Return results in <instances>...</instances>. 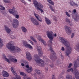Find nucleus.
<instances>
[{
    "instance_id": "f257e3e1",
    "label": "nucleus",
    "mask_w": 79,
    "mask_h": 79,
    "mask_svg": "<svg viewBox=\"0 0 79 79\" xmlns=\"http://www.w3.org/2000/svg\"><path fill=\"white\" fill-rule=\"evenodd\" d=\"M59 39L60 40L61 43L64 45L65 47L68 48V49L66 50L65 52V56H68L69 57V55L71 53V52L72 50V48L71 47L70 43L66 39L63 37H60Z\"/></svg>"
},
{
    "instance_id": "f03ea898",
    "label": "nucleus",
    "mask_w": 79,
    "mask_h": 79,
    "mask_svg": "<svg viewBox=\"0 0 79 79\" xmlns=\"http://www.w3.org/2000/svg\"><path fill=\"white\" fill-rule=\"evenodd\" d=\"M38 55L35 54L34 55L33 58L37 64L43 67L44 66V61L40 58H38Z\"/></svg>"
},
{
    "instance_id": "7ed1b4c3",
    "label": "nucleus",
    "mask_w": 79,
    "mask_h": 79,
    "mask_svg": "<svg viewBox=\"0 0 79 79\" xmlns=\"http://www.w3.org/2000/svg\"><path fill=\"white\" fill-rule=\"evenodd\" d=\"M8 58L9 59L6 58V57L5 56H4V59L8 63H10V61L12 62H16L17 61V59L15 58V57L13 56H8Z\"/></svg>"
},
{
    "instance_id": "20e7f679",
    "label": "nucleus",
    "mask_w": 79,
    "mask_h": 79,
    "mask_svg": "<svg viewBox=\"0 0 79 79\" xmlns=\"http://www.w3.org/2000/svg\"><path fill=\"white\" fill-rule=\"evenodd\" d=\"M47 35L50 40H53L54 37H56L57 36L56 33L54 34L53 32L52 31H48L47 32Z\"/></svg>"
},
{
    "instance_id": "39448f33",
    "label": "nucleus",
    "mask_w": 79,
    "mask_h": 79,
    "mask_svg": "<svg viewBox=\"0 0 79 79\" xmlns=\"http://www.w3.org/2000/svg\"><path fill=\"white\" fill-rule=\"evenodd\" d=\"M12 25L14 29H16L19 26V21L17 19H14L13 20Z\"/></svg>"
},
{
    "instance_id": "423d86ee",
    "label": "nucleus",
    "mask_w": 79,
    "mask_h": 79,
    "mask_svg": "<svg viewBox=\"0 0 79 79\" xmlns=\"http://www.w3.org/2000/svg\"><path fill=\"white\" fill-rule=\"evenodd\" d=\"M31 22L35 26H39V23L38 20L33 17H31L30 18Z\"/></svg>"
},
{
    "instance_id": "0eeeda50",
    "label": "nucleus",
    "mask_w": 79,
    "mask_h": 79,
    "mask_svg": "<svg viewBox=\"0 0 79 79\" xmlns=\"http://www.w3.org/2000/svg\"><path fill=\"white\" fill-rule=\"evenodd\" d=\"M64 29L67 34L68 35H70L72 32V31L71 29V27L67 25H65L64 26Z\"/></svg>"
},
{
    "instance_id": "6e6552de",
    "label": "nucleus",
    "mask_w": 79,
    "mask_h": 79,
    "mask_svg": "<svg viewBox=\"0 0 79 79\" xmlns=\"http://www.w3.org/2000/svg\"><path fill=\"white\" fill-rule=\"evenodd\" d=\"M23 44L24 46H25V47H26V48H30V49H31V50H32V49H33V47L32 46H31L30 44H27V42L26 41H23Z\"/></svg>"
},
{
    "instance_id": "1a4fd4ad",
    "label": "nucleus",
    "mask_w": 79,
    "mask_h": 79,
    "mask_svg": "<svg viewBox=\"0 0 79 79\" xmlns=\"http://www.w3.org/2000/svg\"><path fill=\"white\" fill-rule=\"evenodd\" d=\"M21 49L19 48L14 46L11 52V53H19Z\"/></svg>"
},
{
    "instance_id": "9d476101",
    "label": "nucleus",
    "mask_w": 79,
    "mask_h": 79,
    "mask_svg": "<svg viewBox=\"0 0 79 79\" xmlns=\"http://www.w3.org/2000/svg\"><path fill=\"white\" fill-rule=\"evenodd\" d=\"M14 46L11 44V42H10L7 44L6 45V48L10 51V52H11V51H12V50H13Z\"/></svg>"
},
{
    "instance_id": "9b49d317",
    "label": "nucleus",
    "mask_w": 79,
    "mask_h": 79,
    "mask_svg": "<svg viewBox=\"0 0 79 79\" xmlns=\"http://www.w3.org/2000/svg\"><path fill=\"white\" fill-rule=\"evenodd\" d=\"M69 4L70 6H76L77 7L78 6V4L77 3L75 2L74 1V0H70L69 2Z\"/></svg>"
},
{
    "instance_id": "f8f14e48",
    "label": "nucleus",
    "mask_w": 79,
    "mask_h": 79,
    "mask_svg": "<svg viewBox=\"0 0 79 79\" xmlns=\"http://www.w3.org/2000/svg\"><path fill=\"white\" fill-rule=\"evenodd\" d=\"M72 18L74 19L75 21H78L79 20V14H77L75 15H72Z\"/></svg>"
},
{
    "instance_id": "ddd939ff",
    "label": "nucleus",
    "mask_w": 79,
    "mask_h": 79,
    "mask_svg": "<svg viewBox=\"0 0 79 79\" xmlns=\"http://www.w3.org/2000/svg\"><path fill=\"white\" fill-rule=\"evenodd\" d=\"M74 68H77V67H78L79 66V56L78 57L77 61L74 62Z\"/></svg>"
},
{
    "instance_id": "4468645a",
    "label": "nucleus",
    "mask_w": 79,
    "mask_h": 79,
    "mask_svg": "<svg viewBox=\"0 0 79 79\" xmlns=\"http://www.w3.org/2000/svg\"><path fill=\"white\" fill-rule=\"evenodd\" d=\"M26 67L27 69H26V71L28 73H30L31 72H32V67H29V65H26Z\"/></svg>"
},
{
    "instance_id": "2eb2a0df",
    "label": "nucleus",
    "mask_w": 79,
    "mask_h": 79,
    "mask_svg": "<svg viewBox=\"0 0 79 79\" xmlns=\"http://www.w3.org/2000/svg\"><path fill=\"white\" fill-rule=\"evenodd\" d=\"M5 10V7L3 6L0 5V11L2 14H3V15H6V13L4 11Z\"/></svg>"
},
{
    "instance_id": "dca6fc26",
    "label": "nucleus",
    "mask_w": 79,
    "mask_h": 79,
    "mask_svg": "<svg viewBox=\"0 0 79 79\" xmlns=\"http://www.w3.org/2000/svg\"><path fill=\"white\" fill-rule=\"evenodd\" d=\"M76 70H78L77 69H73V68H71V69H68L67 70V71L68 72H70V71H71L72 73L74 75L76 74Z\"/></svg>"
},
{
    "instance_id": "f3484780",
    "label": "nucleus",
    "mask_w": 79,
    "mask_h": 79,
    "mask_svg": "<svg viewBox=\"0 0 79 79\" xmlns=\"http://www.w3.org/2000/svg\"><path fill=\"white\" fill-rule=\"evenodd\" d=\"M34 15L36 19H37L38 21H39L40 22H42V19L40 17V16L39 15L36 13H34Z\"/></svg>"
},
{
    "instance_id": "a211bd4d",
    "label": "nucleus",
    "mask_w": 79,
    "mask_h": 79,
    "mask_svg": "<svg viewBox=\"0 0 79 79\" xmlns=\"http://www.w3.org/2000/svg\"><path fill=\"white\" fill-rule=\"evenodd\" d=\"M65 21L66 23H69V24L70 26H74V25L73 24V22L72 21H71L70 19L68 18H66L65 19Z\"/></svg>"
},
{
    "instance_id": "6ab92c4d",
    "label": "nucleus",
    "mask_w": 79,
    "mask_h": 79,
    "mask_svg": "<svg viewBox=\"0 0 79 79\" xmlns=\"http://www.w3.org/2000/svg\"><path fill=\"white\" fill-rule=\"evenodd\" d=\"M20 75H22V76H24V79H31L30 78L27 77V76H26V74L24 73L23 72H20Z\"/></svg>"
},
{
    "instance_id": "aec40b11",
    "label": "nucleus",
    "mask_w": 79,
    "mask_h": 79,
    "mask_svg": "<svg viewBox=\"0 0 79 79\" xmlns=\"http://www.w3.org/2000/svg\"><path fill=\"white\" fill-rule=\"evenodd\" d=\"M4 30L7 33L9 34L11 32V30L7 26H6L5 27Z\"/></svg>"
},
{
    "instance_id": "412c9836",
    "label": "nucleus",
    "mask_w": 79,
    "mask_h": 79,
    "mask_svg": "<svg viewBox=\"0 0 79 79\" xmlns=\"http://www.w3.org/2000/svg\"><path fill=\"white\" fill-rule=\"evenodd\" d=\"M2 74L4 77H8L9 76L8 73L5 71H3L2 72Z\"/></svg>"
},
{
    "instance_id": "4be33fe9",
    "label": "nucleus",
    "mask_w": 79,
    "mask_h": 79,
    "mask_svg": "<svg viewBox=\"0 0 79 79\" xmlns=\"http://www.w3.org/2000/svg\"><path fill=\"white\" fill-rule=\"evenodd\" d=\"M45 21L47 24L48 25H49L51 24V21L49 19H48L47 18L45 17Z\"/></svg>"
},
{
    "instance_id": "5701e85b",
    "label": "nucleus",
    "mask_w": 79,
    "mask_h": 79,
    "mask_svg": "<svg viewBox=\"0 0 79 79\" xmlns=\"http://www.w3.org/2000/svg\"><path fill=\"white\" fill-rule=\"evenodd\" d=\"M77 72L75 74V77L77 79H79V70H76Z\"/></svg>"
},
{
    "instance_id": "b1692460",
    "label": "nucleus",
    "mask_w": 79,
    "mask_h": 79,
    "mask_svg": "<svg viewBox=\"0 0 79 79\" xmlns=\"http://www.w3.org/2000/svg\"><path fill=\"white\" fill-rule=\"evenodd\" d=\"M22 31L23 32H27V30L24 27H21Z\"/></svg>"
},
{
    "instance_id": "393cba45",
    "label": "nucleus",
    "mask_w": 79,
    "mask_h": 79,
    "mask_svg": "<svg viewBox=\"0 0 79 79\" xmlns=\"http://www.w3.org/2000/svg\"><path fill=\"white\" fill-rule=\"evenodd\" d=\"M48 6H49V8H50L51 10V11H53V12H55L56 11V10H55L53 9V6H52V5H49Z\"/></svg>"
},
{
    "instance_id": "a878e982",
    "label": "nucleus",
    "mask_w": 79,
    "mask_h": 79,
    "mask_svg": "<svg viewBox=\"0 0 79 79\" xmlns=\"http://www.w3.org/2000/svg\"><path fill=\"white\" fill-rule=\"evenodd\" d=\"M36 37L37 39L39 40L40 42H42V40H43L42 39V38H41V37H40V36L38 35H36Z\"/></svg>"
},
{
    "instance_id": "bb28decb",
    "label": "nucleus",
    "mask_w": 79,
    "mask_h": 79,
    "mask_svg": "<svg viewBox=\"0 0 79 79\" xmlns=\"http://www.w3.org/2000/svg\"><path fill=\"white\" fill-rule=\"evenodd\" d=\"M36 37L37 39L39 40L40 42H42V40H43L42 39V38H41V37H40V36L38 35H36Z\"/></svg>"
},
{
    "instance_id": "cd10ccee",
    "label": "nucleus",
    "mask_w": 79,
    "mask_h": 79,
    "mask_svg": "<svg viewBox=\"0 0 79 79\" xmlns=\"http://www.w3.org/2000/svg\"><path fill=\"white\" fill-rule=\"evenodd\" d=\"M38 8H40L41 9V8H43L44 7V6L43 5L40 3H39L38 5Z\"/></svg>"
},
{
    "instance_id": "c85d7f7f",
    "label": "nucleus",
    "mask_w": 79,
    "mask_h": 79,
    "mask_svg": "<svg viewBox=\"0 0 79 79\" xmlns=\"http://www.w3.org/2000/svg\"><path fill=\"white\" fill-rule=\"evenodd\" d=\"M66 79H72V76L70 75H67L66 76Z\"/></svg>"
},
{
    "instance_id": "c756f323",
    "label": "nucleus",
    "mask_w": 79,
    "mask_h": 79,
    "mask_svg": "<svg viewBox=\"0 0 79 79\" xmlns=\"http://www.w3.org/2000/svg\"><path fill=\"white\" fill-rule=\"evenodd\" d=\"M47 1L52 5H54V2L52 0H47Z\"/></svg>"
},
{
    "instance_id": "7c9ffc66",
    "label": "nucleus",
    "mask_w": 79,
    "mask_h": 79,
    "mask_svg": "<svg viewBox=\"0 0 79 79\" xmlns=\"http://www.w3.org/2000/svg\"><path fill=\"white\" fill-rule=\"evenodd\" d=\"M38 52H39V55L40 56V57H41V56H43V54H44V53H43V52H42V51H40Z\"/></svg>"
},
{
    "instance_id": "2f4dec72",
    "label": "nucleus",
    "mask_w": 79,
    "mask_h": 79,
    "mask_svg": "<svg viewBox=\"0 0 79 79\" xmlns=\"http://www.w3.org/2000/svg\"><path fill=\"white\" fill-rule=\"evenodd\" d=\"M52 40H50L49 41V43L48 44V45L49 47H52Z\"/></svg>"
},
{
    "instance_id": "473e14b6",
    "label": "nucleus",
    "mask_w": 79,
    "mask_h": 79,
    "mask_svg": "<svg viewBox=\"0 0 79 79\" xmlns=\"http://www.w3.org/2000/svg\"><path fill=\"white\" fill-rule=\"evenodd\" d=\"M3 45V41H2V40L1 38H0V47H2Z\"/></svg>"
},
{
    "instance_id": "72a5a7b5",
    "label": "nucleus",
    "mask_w": 79,
    "mask_h": 79,
    "mask_svg": "<svg viewBox=\"0 0 79 79\" xmlns=\"http://www.w3.org/2000/svg\"><path fill=\"white\" fill-rule=\"evenodd\" d=\"M14 10L13 9H10L9 10V11L11 14H12L13 15L14 13Z\"/></svg>"
},
{
    "instance_id": "f704fd0d",
    "label": "nucleus",
    "mask_w": 79,
    "mask_h": 79,
    "mask_svg": "<svg viewBox=\"0 0 79 79\" xmlns=\"http://www.w3.org/2000/svg\"><path fill=\"white\" fill-rule=\"evenodd\" d=\"M76 50L79 52V44L77 45L76 48H75Z\"/></svg>"
},
{
    "instance_id": "c9c22d12",
    "label": "nucleus",
    "mask_w": 79,
    "mask_h": 79,
    "mask_svg": "<svg viewBox=\"0 0 79 79\" xmlns=\"http://www.w3.org/2000/svg\"><path fill=\"white\" fill-rule=\"evenodd\" d=\"M30 38L31 40H32L33 41L35 42V43L37 42V41H36L35 39L34 38V37H33V36H31Z\"/></svg>"
},
{
    "instance_id": "e433bc0d",
    "label": "nucleus",
    "mask_w": 79,
    "mask_h": 79,
    "mask_svg": "<svg viewBox=\"0 0 79 79\" xmlns=\"http://www.w3.org/2000/svg\"><path fill=\"white\" fill-rule=\"evenodd\" d=\"M35 72L38 74H41V71L39 70H36Z\"/></svg>"
},
{
    "instance_id": "4c0bfd02",
    "label": "nucleus",
    "mask_w": 79,
    "mask_h": 79,
    "mask_svg": "<svg viewBox=\"0 0 79 79\" xmlns=\"http://www.w3.org/2000/svg\"><path fill=\"white\" fill-rule=\"evenodd\" d=\"M65 13L66 16H67L68 17H71V15H70L69 14V13H68V12L67 11H65Z\"/></svg>"
},
{
    "instance_id": "58836bf2",
    "label": "nucleus",
    "mask_w": 79,
    "mask_h": 79,
    "mask_svg": "<svg viewBox=\"0 0 79 79\" xmlns=\"http://www.w3.org/2000/svg\"><path fill=\"white\" fill-rule=\"evenodd\" d=\"M27 59L29 61H30V60H32V57L31 56H28L27 57Z\"/></svg>"
},
{
    "instance_id": "ea45409f",
    "label": "nucleus",
    "mask_w": 79,
    "mask_h": 79,
    "mask_svg": "<svg viewBox=\"0 0 79 79\" xmlns=\"http://www.w3.org/2000/svg\"><path fill=\"white\" fill-rule=\"evenodd\" d=\"M41 42L44 45L46 46L47 45V43H46V42L45 41H44V40H42Z\"/></svg>"
},
{
    "instance_id": "a19ab883",
    "label": "nucleus",
    "mask_w": 79,
    "mask_h": 79,
    "mask_svg": "<svg viewBox=\"0 0 79 79\" xmlns=\"http://www.w3.org/2000/svg\"><path fill=\"white\" fill-rule=\"evenodd\" d=\"M37 50L38 51V52H39L40 51V50H41V48L40 46H38L37 47Z\"/></svg>"
},
{
    "instance_id": "79ce46f5",
    "label": "nucleus",
    "mask_w": 79,
    "mask_h": 79,
    "mask_svg": "<svg viewBox=\"0 0 79 79\" xmlns=\"http://www.w3.org/2000/svg\"><path fill=\"white\" fill-rule=\"evenodd\" d=\"M36 9L38 10H40V11H41V12H42V13L44 12V11H43V10H42L41 9L39 8V7L37 8Z\"/></svg>"
},
{
    "instance_id": "37998d69",
    "label": "nucleus",
    "mask_w": 79,
    "mask_h": 79,
    "mask_svg": "<svg viewBox=\"0 0 79 79\" xmlns=\"http://www.w3.org/2000/svg\"><path fill=\"white\" fill-rule=\"evenodd\" d=\"M18 13V12L16 11V10H15L14 11V13H13V15H17Z\"/></svg>"
},
{
    "instance_id": "c03bdc74",
    "label": "nucleus",
    "mask_w": 79,
    "mask_h": 79,
    "mask_svg": "<svg viewBox=\"0 0 79 79\" xmlns=\"http://www.w3.org/2000/svg\"><path fill=\"white\" fill-rule=\"evenodd\" d=\"M26 54L27 57L29 56H31V54H30V53H29V52H26Z\"/></svg>"
},
{
    "instance_id": "a18cd8bd",
    "label": "nucleus",
    "mask_w": 79,
    "mask_h": 79,
    "mask_svg": "<svg viewBox=\"0 0 79 79\" xmlns=\"http://www.w3.org/2000/svg\"><path fill=\"white\" fill-rule=\"evenodd\" d=\"M44 59L46 61H48V60L47 59V57L46 56H44Z\"/></svg>"
},
{
    "instance_id": "49530a36",
    "label": "nucleus",
    "mask_w": 79,
    "mask_h": 79,
    "mask_svg": "<svg viewBox=\"0 0 79 79\" xmlns=\"http://www.w3.org/2000/svg\"><path fill=\"white\" fill-rule=\"evenodd\" d=\"M58 79H64V77L63 76H59L58 77Z\"/></svg>"
},
{
    "instance_id": "de8ad7c7",
    "label": "nucleus",
    "mask_w": 79,
    "mask_h": 79,
    "mask_svg": "<svg viewBox=\"0 0 79 79\" xmlns=\"http://www.w3.org/2000/svg\"><path fill=\"white\" fill-rule=\"evenodd\" d=\"M75 34V33H73L72 34V35H71V38H73L74 37V36Z\"/></svg>"
},
{
    "instance_id": "09e8293b",
    "label": "nucleus",
    "mask_w": 79,
    "mask_h": 79,
    "mask_svg": "<svg viewBox=\"0 0 79 79\" xmlns=\"http://www.w3.org/2000/svg\"><path fill=\"white\" fill-rule=\"evenodd\" d=\"M21 2L25 5L26 4V2L24 1V0H21Z\"/></svg>"
},
{
    "instance_id": "8fccbe9b",
    "label": "nucleus",
    "mask_w": 79,
    "mask_h": 79,
    "mask_svg": "<svg viewBox=\"0 0 79 79\" xmlns=\"http://www.w3.org/2000/svg\"><path fill=\"white\" fill-rule=\"evenodd\" d=\"M10 37L11 39H16V37L15 36H13L12 35H10Z\"/></svg>"
},
{
    "instance_id": "3c124183",
    "label": "nucleus",
    "mask_w": 79,
    "mask_h": 79,
    "mask_svg": "<svg viewBox=\"0 0 79 79\" xmlns=\"http://www.w3.org/2000/svg\"><path fill=\"white\" fill-rule=\"evenodd\" d=\"M28 40V41L30 42V44H32V45H34V43H33V42H32V41L31 40Z\"/></svg>"
},
{
    "instance_id": "603ef678",
    "label": "nucleus",
    "mask_w": 79,
    "mask_h": 79,
    "mask_svg": "<svg viewBox=\"0 0 79 79\" xmlns=\"http://www.w3.org/2000/svg\"><path fill=\"white\" fill-rule=\"evenodd\" d=\"M15 18H16V19H18V18H19V15H15Z\"/></svg>"
},
{
    "instance_id": "864d4df0",
    "label": "nucleus",
    "mask_w": 79,
    "mask_h": 79,
    "mask_svg": "<svg viewBox=\"0 0 79 79\" xmlns=\"http://www.w3.org/2000/svg\"><path fill=\"white\" fill-rule=\"evenodd\" d=\"M56 64H61V62L59 61H58L56 62Z\"/></svg>"
},
{
    "instance_id": "5fc2aeb1",
    "label": "nucleus",
    "mask_w": 79,
    "mask_h": 79,
    "mask_svg": "<svg viewBox=\"0 0 79 79\" xmlns=\"http://www.w3.org/2000/svg\"><path fill=\"white\" fill-rule=\"evenodd\" d=\"M72 66V64L70 63L69 64V66L68 67V68H71V67Z\"/></svg>"
},
{
    "instance_id": "6e6d98bb",
    "label": "nucleus",
    "mask_w": 79,
    "mask_h": 79,
    "mask_svg": "<svg viewBox=\"0 0 79 79\" xmlns=\"http://www.w3.org/2000/svg\"><path fill=\"white\" fill-rule=\"evenodd\" d=\"M65 49H64V48L63 47H62V48H61V50L62 51H64V50Z\"/></svg>"
},
{
    "instance_id": "4d7b16f0",
    "label": "nucleus",
    "mask_w": 79,
    "mask_h": 79,
    "mask_svg": "<svg viewBox=\"0 0 79 79\" xmlns=\"http://www.w3.org/2000/svg\"><path fill=\"white\" fill-rule=\"evenodd\" d=\"M53 19L54 21H56V18L55 17H54V18H53Z\"/></svg>"
},
{
    "instance_id": "13d9d810",
    "label": "nucleus",
    "mask_w": 79,
    "mask_h": 79,
    "mask_svg": "<svg viewBox=\"0 0 79 79\" xmlns=\"http://www.w3.org/2000/svg\"><path fill=\"white\" fill-rule=\"evenodd\" d=\"M49 50L50 51H51V52H53V49L52 47L50 48Z\"/></svg>"
},
{
    "instance_id": "bf43d9fd",
    "label": "nucleus",
    "mask_w": 79,
    "mask_h": 79,
    "mask_svg": "<svg viewBox=\"0 0 79 79\" xmlns=\"http://www.w3.org/2000/svg\"><path fill=\"white\" fill-rule=\"evenodd\" d=\"M73 12L74 13H76V9H74L73 10Z\"/></svg>"
},
{
    "instance_id": "052dcab7",
    "label": "nucleus",
    "mask_w": 79,
    "mask_h": 79,
    "mask_svg": "<svg viewBox=\"0 0 79 79\" xmlns=\"http://www.w3.org/2000/svg\"><path fill=\"white\" fill-rule=\"evenodd\" d=\"M7 3H11V1H10V0H7Z\"/></svg>"
},
{
    "instance_id": "680f3d73",
    "label": "nucleus",
    "mask_w": 79,
    "mask_h": 79,
    "mask_svg": "<svg viewBox=\"0 0 79 79\" xmlns=\"http://www.w3.org/2000/svg\"><path fill=\"white\" fill-rule=\"evenodd\" d=\"M21 65H22V66H24L25 64L23 63H22Z\"/></svg>"
},
{
    "instance_id": "e2e57ef3",
    "label": "nucleus",
    "mask_w": 79,
    "mask_h": 79,
    "mask_svg": "<svg viewBox=\"0 0 79 79\" xmlns=\"http://www.w3.org/2000/svg\"><path fill=\"white\" fill-rule=\"evenodd\" d=\"M7 0H4V2L5 3H7Z\"/></svg>"
},
{
    "instance_id": "0e129e2a",
    "label": "nucleus",
    "mask_w": 79,
    "mask_h": 79,
    "mask_svg": "<svg viewBox=\"0 0 79 79\" xmlns=\"http://www.w3.org/2000/svg\"><path fill=\"white\" fill-rule=\"evenodd\" d=\"M50 67H51V68H53V64H52L50 66Z\"/></svg>"
},
{
    "instance_id": "69168bd1",
    "label": "nucleus",
    "mask_w": 79,
    "mask_h": 79,
    "mask_svg": "<svg viewBox=\"0 0 79 79\" xmlns=\"http://www.w3.org/2000/svg\"><path fill=\"white\" fill-rule=\"evenodd\" d=\"M52 76L53 77H52V79H56V78H55V77H54V75H53Z\"/></svg>"
},
{
    "instance_id": "338daca9",
    "label": "nucleus",
    "mask_w": 79,
    "mask_h": 79,
    "mask_svg": "<svg viewBox=\"0 0 79 79\" xmlns=\"http://www.w3.org/2000/svg\"><path fill=\"white\" fill-rule=\"evenodd\" d=\"M61 58H62V59H63V56L62 55H61Z\"/></svg>"
},
{
    "instance_id": "774afa93",
    "label": "nucleus",
    "mask_w": 79,
    "mask_h": 79,
    "mask_svg": "<svg viewBox=\"0 0 79 79\" xmlns=\"http://www.w3.org/2000/svg\"><path fill=\"white\" fill-rule=\"evenodd\" d=\"M28 2H30V3L31 2V0H27Z\"/></svg>"
}]
</instances>
